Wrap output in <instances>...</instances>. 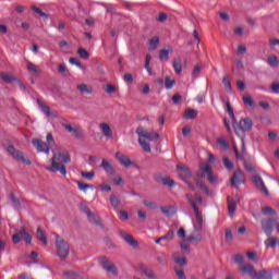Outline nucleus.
Instances as JSON below:
<instances>
[{
  "instance_id": "obj_1",
  "label": "nucleus",
  "mask_w": 279,
  "mask_h": 279,
  "mask_svg": "<svg viewBox=\"0 0 279 279\" xmlns=\"http://www.w3.org/2000/svg\"><path fill=\"white\" fill-rule=\"evenodd\" d=\"M71 163V154L69 153H53L50 158V166L46 167V170L50 173H61L66 175V167L64 165Z\"/></svg>"
},
{
  "instance_id": "obj_2",
  "label": "nucleus",
  "mask_w": 279,
  "mask_h": 279,
  "mask_svg": "<svg viewBox=\"0 0 279 279\" xmlns=\"http://www.w3.org/2000/svg\"><path fill=\"white\" fill-rule=\"evenodd\" d=\"M206 175L209 184H215L217 182V177H215L213 168L208 163H201L199 170L194 177V181L196 182V186H198L203 193H209L208 187L201 181V179L206 178Z\"/></svg>"
},
{
  "instance_id": "obj_3",
  "label": "nucleus",
  "mask_w": 279,
  "mask_h": 279,
  "mask_svg": "<svg viewBox=\"0 0 279 279\" xmlns=\"http://www.w3.org/2000/svg\"><path fill=\"white\" fill-rule=\"evenodd\" d=\"M136 134L138 135V143L141 145V147L147 151V154L151 153V146L149 145V143H147L145 141V138H147V141H156L158 138H160V135L158 133H149L147 131H145V129H143V126H138L136 129Z\"/></svg>"
},
{
  "instance_id": "obj_4",
  "label": "nucleus",
  "mask_w": 279,
  "mask_h": 279,
  "mask_svg": "<svg viewBox=\"0 0 279 279\" xmlns=\"http://www.w3.org/2000/svg\"><path fill=\"white\" fill-rule=\"evenodd\" d=\"M57 256L60 260H66L69 254H71V246L68 241H64L61 236L56 238Z\"/></svg>"
},
{
  "instance_id": "obj_5",
  "label": "nucleus",
  "mask_w": 279,
  "mask_h": 279,
  "mask_svg": "<svg viewBox=\"0 0 279 279\" xmlns=\"http://www.w3.org/2000/svg\"><path fill=\"white\" fill-rule=\"evenodd\" d=\"M233 128L235 130L236 136H242V134H245V132H251L252 128H254V122L250 118H244L240 120L239 126H236V123L233 124Z\"/></svg>"
},
{
  "instance_id": "obj_6",
  "label": "nucleus",
  "mask_w": 279,
  "mask_h": 279,
  "mask_svg": "<svg viewBox=\"0 0 279 279\" xmlns=\"http://www.w3.org/2000/svg\"><path fill=\"white\" fill-rule=\"evenodd\" d=\"M99 265H101L102 269L107 271V274H111L113 276H119V270L117 269V266L114 263L110 262L107 257H99L98 258Z\"/></svg>"
},
{
  "instance_id": "obj_7",
  "label": "nucleus",
  "mask_w": 279,
  "mask_h": 279,
  "mask_svg": "<svg viewBox=\"0 0 279 279\" xmlns=\"http://www.w3.org/2000/svg\"><path fill=\"white\" fill-rule=\"evenodd\" d=\"M7 151L10 154V156H12V158H14V160H17V162H22V165H32V161L27 158H25V156H23V153L21 150H16V148H14V146H8Z\"/></svg>"
},
{
  "instance_id": "obj_8",
  "label": "nucleus",
  "mask_w": 279,
  "mask_h": 279,
  "mask_svg": "<svg viewBox=\"0 0 279 279\" xmlns=\"http://www.w3.org/2000/svg\"><path fill=\"white\" fill-rule=\"evenodd\" d=\"M23 240L25 243H32V235L25 230V228H22L20 231L12 235V241L15 244L21 243Z\"/></svg>"
},
{
  "instance_id": "obj_9",
  "label": "nucleus",
  "mask_w": 279,
  "mask_h": 279,
  "mask_svg": "<svg viewBox=\"0 0 279 279\" xmlns=\"http://www.w3.org/2000/svg\"><path fill=\"white\" fill-rule=\"evenodd\" d=\"M190 206H192L194 214H195V218H196V223L198 225L199 228H202V226H204V219L202 218V214H199V208H197V205L195 204V201L193 199V197L189 194L185 195Z\"/></svg>"
},
{
  "instance_id": "obj_10",
  "label": "nucleus",
  "mask_w": 279,
  "mask_h": 279,
  "mask_svg": "<svg viewBox=\"0 0 279 279\" xmlns=\"http://www.w3.org/2000/svg\"><path fill=\"white\" fill-rule=\"evenodd\" d=\"M177 170L179 171V177L183 182H189V179L193 178V172H191V169L184 165H178Z\"/></svg>"
},
{
  "instance_id": "obj_11",
  "label": "nucleus",
  "mask_w": 279,
  "mask_h": 279,
  "mask_svg": "<svg viewBox=\"0 0 279 279\" xmlns=\"http://www.w3.org/2000/svg\"><path fill=\"white\" fill-rule=\"evenodd\" d=\"M239 184H245V174L241 170H236L231 178V185L234 189H238Z\"/></svg>"
},
{
  "instance_id": "obj_12",
  "label": "nucleus",
  "mask_w": 279,
  "mask_h": 279,
  "mask_svg": "<svg viewBox=\"0 0 279 279\" xmlns=\"http://www.w3.org/2000/svg\"><path fill=\"white\" fill-rule=\"evenodd\" d=\"M253 184H255L256 189L260 191L264 195H269V190L267 189V185H265V181H263V178L260 175H254L252 178Z\"/></svg>"
},
{
  "instance_id": "obj_13",
  "label": "nucleus",
  "mask_w": 279,
  "mask_h": 279,
  "mask_svg": "<svg viewBox=\"0 0 279 279\" xmlns=\"http://www.w3.org/2000/svg\"><path fill=\"white\" fill-rule=\"evenodd\" d=\"M32 144L35 149H37V151L49 155L51 148L48 146L47 143L43 142V140L34 138L32 141Z\"/></svg>"
},
{
  "instance_id": "obj_14",
  "label": "nucleus",
  "mask_w": 279,
  "mask_h": 279,
  "mask_svg": "<svg viewBox=\"0 0 279 279\" xmlns=\"http://www.w3.org/2000/svg\"><path fill=\"white\" fill-rule=\"evenodd\" d=\"M276 223V219L269 218L267 220L262 221V230H264L267 236H271V232H274V225Z\"/></svg>"
},
{
  "instance_id": "obj_15",
  "label": "nucleus",
  "mask_w": 279,
  "mask_h": 279,
  "mask_svg": "<svg viewBox=\"0 0 279 279\" xmlns=\"http://www.w3.org/2000/svg\"><path fill=\"white\" fill-rule=\"evenodd\" d=\"M116 158L125 169H128V167H132V160H130L128 155H123L121 151H118L116 153Z\"/></svg>"
},
{
  "instance_id": "obj_16",
  "label": "nucleus",
  "mask_w": 279,
  "mask_h": 279,
  "mask_svg": "<svg viewBox=\"0 0 279 279\" xmlns=\"http://www.w3.org/2000/svg\"><path fill=\"white\" fill-rule=\"evenodd\" d=\"M120 236L123 239V241H125V243H128V245H131V247H138V242L134 239V236H132V234L121 231Z\"/></svg>"
},
{
  "instance_id": "obj_17",
  "label": "nucleus",
  "mask_w": 279,
  "mask_h": 279,
  "mask_svg": "<svg viewBox=\"0 0 279 279\" xmlns=\"http://www.w3.org/2000/svg\"><path fill=\"white\" fill-rule=\"evenodd\" d=\"M99 130L104 134L106 138H112L114 136V133L112 132V129L110 128V124L107 122H102L99 124Z\"/></svg>"
},
{
  "instance_id": "obj_18",
  "label": "nucleus",
  "mask_w": 279,
  "mask_h": 279,
  "mask_svg": "<svg viewBox=\"0 0 279 279\" xmlns=\"http://www.w3.org/2000/svg\"><path fill=\"white\" fill-rule=\"evenodd\" d=\"M240 271H242V274H247V276H250L252 279H256L257 272L254 269V266L251 264L242 266Z\"/></svg>"
},
{
  "instance_id": "obj_19",
  "label": "nucleus",
  "mask_w": 279,
  "mask_h": 279,
  "mask_svg": "<svg viewBox=\"0 0 279 279\" xmlns=\"http://www.w3.org/2000/svg\"><path fill=\"white\" fill-rule=\"evenodd\" d=\"M37 104H38L41 112H44V114H46V117H52L53 119H56L58 117V113H52L51 108H49V106H47L43 101H40V99H37Z\"/></svg>"
},
{
  "instance_id": "obj_20",
  "label": "nucleus",
  "mask_w": 279,
  "mask_h": 279,
  "mask_svg": "<svg viewBox=\"0 0 279 279\" xmlns=\"http://www.w3.org/2000/svg\"><path fill=\"white\" fill-rule=\"evenodd\" d=\"M81 95H93V86L82 83L76 86Z\"/></svg>"
},
{
  "instance_id": "obj_21",
  "label": "nucleus",
  "mask_w": 279,
  "mask_h": 279,
  "mask_svg": "<svg viewBox=\"0 0 279 279\" xmlns=\"http://www.w3.org/2000/svg\"><path fill=\"white\" fill-rule=\"evenodd\" d=\"M100 167L104 169V171H106V173H108V175H114V173H117L114 167L111 166L110 162L106 159H102Z\"/></svg>"
},
{
  "instance_id": "obj_22",
  "label": "nucleus",
  "mask_w": 279,
  "mask_h": 279,
  "mask_svg": "<svg viewBox=\"0 0 279 279\" xmlns=\"http://www.w3.org/2000/svg\"><path fill=\"white\" fill-rule=\"evenodd\" d=\"M227 204H228L229 216L234 217V213H236V202L234 201V198L228 196Z\"/></svg>"
},
{
  "instance_id": "obj_23",
  "label": "nucleus",
  "mask_w": 279,
  "mask_h": 279,
  "mask_svg": "<svg viewBox=\"0 0 279 279\" xmlns=\"http://www.w3.org/2000/svg\"><path fill=\"white\" fill-rule=\"evenodd\" d=\"M183 119H185L187 121L197 119V110H195L193 108L185 109V111L183 113Z\"/></svg>"
},
{
  "instance_id": "obj_24",
  "label": "nucleus",
  "mask_w": 279,
  "mask_h": 279,
  "mask_svg": "<svg viewBox=\"0 0 279 279\" xmlns=\"http://www.w3.org/2000/svg\"><path fill=\"white\" fill-rule=\"evenodd\" d=\"M173 49L171 47L159 50V60L161 62H167V60H169V53H171Z\"/></svg>"
},
{
  "instance_id": "obj_25",
  "label": "nucleus",
  "mask_w": 279,
  "mask_h": 279,
  "mask_svg": "<svg viewBox=\"0 0 279 279\" xmlns=\"http://www.w3.org/2000/svg\"><path fill=\"white\" fill-rule=\"evenodd\" d=\"M0 77L7 84H12V82H16V77L12 73L0 72Z\"/></svg>"
},
{
  "instance_id": "obj_26",
  "label": "nucleus",
  "mask_w": 279,
  "mask_h": 279,
  "mask_svg": "<svg viewBox=\"0 0 279 279\" xmlns=\"http://www.w3.org/2000/svg\"><path fill=\"white\" fill-rule=\"evenodd\" d=\"M149 45V51H156L158 49V45H160V38L158 36H155L148 40Z\"/></svg>"
},
{
  "instance_id": "obj_27",
  "label": "nucleus",
  "mask_w": 279,
  "mask_h": 279,
  "mask_svg": "<svg viewBox=\"0 0 279 279\" xmlns=\"http://www.w3.org/2000/svg\"><path fill=\"white\" fill-rule=\"evenodd\" d=\"M63 128L69 132L70 134H73L76 138H80L82 136V132H80L77 129L72 128L71 124H63Z\"/></svg>"
},
{
  "instance_id": "obj_28",
  "label": "nucleus",
  "mask_w": 279,
  "mask_h": 279,
  "mask_svg": "<svg viewBox=\"0 0 279 279\" xmlns=\"http://www.w3.org/2000/svg\"><path fill=\"white\" fill-rule=\"evenodd\" d=\"M26 69H27V71H29V73H33V75H39L40 74V70L38 69V65H35L32 62H27Z\"/></svg>"
},
{
  "instance_id": "obj_29",
  "label": "nucleus",
  "mask_w": 279,
  "mask_h": 279,
  "mask_svg": "<svg viewBox=\"0 0 279 279\" xmlns=\"http://www.w3.org/2000/svg\"><path fill=\"white\" fill-rule=\"evenodd\" d=\"M109 202H110L112 208H119V206H121V201L114 194L110 195Z\"/></svg>"
},
{
  "instance_id": "obj_30",
  "label": "nucleus",
  "mask_w": 279,
  "mask_h": 279,
  "mask_svg": "<svg viewBox=\"0 0 279 279\" xmlns=\"http://www.w3.org/2000/svg\"><path fill=\"white\" fill-rule=\"evenodd\" d=\"M31 9L33 10V12L41 16V19H45V21L49 20V15L45 13L43 10H40V8L33 5Z\"/></svg>"
},
{
  "instance_id": "obj_31",
  "label": "nucleus",
  "mask_w": 279,
  "mask_h": 279,
  "mask_svg": "<svg viewBox=\"0 0 279 279\" xmlns=\"http://www.w3.org/2000/svg\"><path fill=\"white\" fill-rule=\"evenodd\" d=\"M227 112L234 125L236 123V118L234 117V109H232V105H230V102H227Z\"/></svg>"
},
{
  "instance_id": "obj_32",
  "label": "nucleus",
  "mask_w": 279,
  "mask_h": 279,
  "mask_svg": "<svg viewBox=\"0 0 279 279\" xmlns=\"http://www.w3.org/2000/svg\"><path fill=\"white\" fill-rule=\"evenodd\" d=\"M37 239L45 245H47V234H45V231L43 229L38 228L37 229Z\"/></svg>"
},
{
  "instance_id": "obj_33",
  "label": "nucleus",
  "mask_w": 279,
  "mask_h": 279,
  "mask_svg": "<svg viewBox=\"0 0 279 279\" xmlns=\"http://www.w3.org/2000/svg\"><path fill=\"white\" fill-rule=\"evenodd\" d=\"M255 279H274V275H271L267 270H262L259 274L256 275Z\"/></svg>"
},
{
  "instance_id": "obj_34",
  "label": "nucleus",
  "mask_w": 279,
  "mask_h": 279,
  "mask_svg": "<svg viewBox=\"0 0 279 279\" xmlns=\"http://www.w3.org/2000/svg\"><path fill=\"white\" fill-rule=\"evenodd\" d=\"M102 89L105 93H107V95H114V93H117V87L112 84L105 85Z\"/></svg>"
},
{
  "instance_id": "obj_35",
  "label": "nucleus",
  "mask_w": 279,
  "mask_h": 279,
  "mask_svg": "<svg viewBox=\"0 0 279 279\" xmlns=\"http://www.w3.org/2000/svg\"><path fill=\"white\" fill-rule=\"evenodd\" d=\"M186 241L187 243H193L194 245H197L202 241V238H199V235L191 234L186 238Z\"/></svg>"
},
{
  "instance_id": "obj_36",
  "label": "nucleus",
  "mask_w": 279,
  "mask_h": 279,
  "mask_svg": "<svg viewBox=\"0 0 279 279\" xmlns=\"http://www.w3.org/2000/svg\"><path fill=\"white\" fill-rule=\"evenodd\" d=\"M27 258L31 260V265H38V252L33 251Z\"/></svg>"
},
{
  "instance_id": "obj_37",
  "label": "nucleus",
  "mask_w": 279,
  "mask_h": 279,
  "mask_svg": "<svg viewBox=\"0 0 279 279\" xmlns=\"http://www.w3.org/2000/svg\"><path fill=\"white\" fill-rule=\"evenodd\" d=\"M76 184L78 186V191H83V193H86V191H88V189H93V185L84 183L82 181H77Z\"/></svg>"
},
{
  "instance_id": "obj_38",
  "label": "nucleus",
  "mask_w": 279,
  "mask_h": 279,
  "mask_svg": "<svg viewBox=\"0 0 279 279\" xmlns=\"http://www.w3.org/2000/svg\"><path fill=\"white\" fill-rule=\"evenodd\" d=\"M46 144L49 146L50 149H52V147H56V140L53 138V134L48 133L46 136Z\"/></svg>"
},
{
  "instance_id": "obj_39",
  "label": "nucleus",
  "mask_w": 279,
  "mask_h": 279,
  "mask_svg": "<svg viewBox=\"0 0 279 279\" xmlns=\"http://www.w3.org/2000/svg\"><path fill=\"white\" fill-rule=\"evenodd\" d=\"M265 245L266 247H276V245H278V240L277 238H268L266 241H265Z\"/></svg>"
},
{
  "instance_id": "obj_40",
  "label": "nucleus",
  "mask_w": 279,
  "mask_h": 279,
  "mask_svg": "<svg viewBox=\"0 0 279 279\" xmlns=\"http://www.w3.org/2000/svg\"><path fill=\"white\" fill-rule=\"evenodd\" d=\"M172 66L174 69V73H177V75H180V73H182V63H180V61H177L174 59L172 62Z\"/></svg>"
},
{
  "instance_id": "obj_41",
  "label": "nucleus",
  "mask_w": 279,
  "mask_h": 279,
  "mask_svg": "<svg viewBox=\"0 0 279 279\" xmlns=\"http://www.w3.org/2000/svg\"><path fill=\"white\" fill-rule=\"evenodd\" d=\"M143 274H144V276H146V278H150V279H156V278H158V277L156 276V272H154V270H151V269H149V268H144V269H143Z\"/></svg>"
},
{
  "instance_id": "obj_42",
  "label": "nucleus",
  "mask_w": 279,
  "mask_h": 279,
  "mask_svg": "<svg viewBox=\"0 0 279 279\" xmlns=\"http://www.w3.org/2000/svg\"><path fill=\"white\" fill-rule=\"evenodd\" d=\"M77 53H78L80 58H82L83 60H88V58H90V54L84 48H78Z\"/></svg>"
},
{
  "instance_id": "obj_43",
  "label": "nucleus",
  "mask_w": 279,
  "mask_h": 279,
  "mask_svg": "<svg viewBox=\"0 0 279 279\" xmlns=\"http://www.w3.org/2000/svg\"><path fill=\"white\" fill-rule=\"evenodd\" d=\"M173 86H175V80L171 78L170 76L166 77V88L167 90H171V88H173Z\"/></svg>"
},
{
  "instance_id": "obj_44",
  "label": "nucleus",
  "mask_w": 279,
  "mask_h": 279,
  "mask_svg": "<svg viewBox=\"0 0 279 279\" xmlns=\"http://www.w3.org/2000/svg\"><path fill=\"white\" fill-rule=\"evenodd\" d=\"M174 236H175V233L173 232V230H170V231H168V233L166 235L160 236V240L161 241H173Z\"/></svg>"
},
{
  "instance_id": "obj_45",
  "label": "nucleus",
  "mask_w": 279,
  "mask_h": 279,
  "mask_svg": "<svg viewBox=\"0 0 279 279\" xmlns=\"http://www.w3.org/2000/svg\"><path fill=\"white\" fill-rule=\"evenodd\" d=\"M222 84L229 93H232V83H230V78L228 76H225L222 80Z\"/></svg>"
},
{
  "instance_id": "obj_46",
  "label": "nucleus",
  "mask_w": 279,
  "mask_h": 279,
  "mask_svg": "<svg viewBox=\"0 0 279 279\" xmlns=\"http://www.w3.org/2000/svg\"><path fill=\"white\" fill-rule=\"evenodd\" d=\"M143 204L146 208H150V210H156V208H158V204H156V202L143 201Z\"/></svg>"
},
{
  "instance_id": "obj_47",
  "label": "nucleus",
  "mask_w": 279,
  "mask_h": 279,
  "mask_svg": "<svg viewBox=\"0 0 279 279\" xmlns=\"http://www.w3.org/2000/svg\"><path fill=\"white\" fill-rule=\"evenodd\" d=\"M243 102L248 107V108H254V99H252L251 96H243Z\"/></svg>"
},
{
  "instance_id": "obj_48",
  "label": "nucleus",
  "mask_w": 279,
  "mask_h": 279,
  "mask_svg": "<svg viewBox=\"0 0 279 279\" xmlns=\"http://www.w3.org/2000/svg\"><path fill=\"white\" fill-rule=\"evenodd\" d=\"M233 239L234 236L232 235V230L226 229V233H225L226 243H232Z\"/></svg>"
},
{
  "instance_id": "obj_49",
  "label": "nucleus",
  "mask_w": 279,
  "mask_h": 279,
  "mask_svg": "<svg viewBox=\"0 0 279 279\" xmlns=\"http://www.w3.org/2000/svg\"><path fill=\"white\" fill-rule=\"evenodd\" d=\"M189 241H186V239L180 243V247L182 250V252H185L186 254H190L191 252V246H189Z\"/></svg>"
},
{
  "instance_id": "obj_50",
  "label": "nucleus",
  "mask_w": 279,
  "mask_h": 279,
  "mask_svg": "<svg viewBox=\"0 0 279 279\" xmlns=\"http://www.w3.org/2000/svg\"><path fill=\"white\" fill-rule=\"evenodd\" d=\"M268 64L269 66H278L279 64L278 57L276 56L268 57Z\"/></svg>"
},
{
  "instance_id": "obj_51",
  "label": "nucleus",
  "mask_w": 279,
  "mask_h": 279,
  "mask_svg": "<svg viewBox=\"0 0 279 279\" xmlns=\"http://www.w3.org/2000/svg\"><path fill=\"white\" fill-rule=\"evenodd\" d=\"M262 213H263V215H276V209H274L269 206H266V207L262 208Z\"/></svg>"
},
{
  "instance_id": "obj_52",
  "label": "nucleus",
  "mask_w": 279,
  "mask_h": 279,
  "mask_svg": "<svg viewBox=\"0 0 279 279\" xmlns=\"http://www.w3.org/2000/svg\"><path fill=\"white\" fill-rule=\"evenodd\" d=\"M162 184H165V186H170V189H172V186H175V182H173V180H171L170 178H163Z\"/></svg>"
},
{
  "instance_id": "obj_53",
  "label": "nucleus",
  "mask_w": 279,
  "mask_h": 279,
  "mask_svg": "<svg viewBox=\"0 0 279 279\" xmlns=\"http://www.w3.org/2000/svg\"><path fill=\"white\" fill-rule=\"evenodd\" d=\"M82 178H85L86 180H93V178H95V172L90 171V172H81Z\"/></svg>"
},
{
  "instance_id": "obj_54",
  "label": "nucleus",
  "mask_w": 279,
  "mask_h": 279,
  "mask_svg": "<svg viewBox=\"0 0 279 279\" xmlns=\"http://www.w3.org/2000/svg\"><path fill=\"white\" fill-rule=\"evenodd\" d=\"M223 166L226 167V169H232L234 167V165L232 163V161H230V159L228 157H225L222 159Z\"/></svg>"
},
{
  "instance_id": "obj_55",
  "label": "nucleus",
  "mask_w": 279,
  "mask_h": 279,
  "mask_svg": "<svg viewBox=\"0 0 279 279\" xmlns=\"http://www.w3.org/2000/svg\"><path fill=\"white\" fill-rule=\"evenodd\" d=\"M87 218H88V221H90V223H95V226H99V220H97L93 211L89 215H87Z\"/></svg>"
},
{
  "instance_id": "obj_56",
  "label": "nucleus",
  "mask_w": 279,
  "mask_h": 279,
  "mask_svg": "<svg viewBox=\"0 0 279 279\" xmlns=\"http://www.w3.org/2000/svg\"><path fill=\"white\" fill-rule=\"evenodd\" d=\"M217 143L222 149H228V142L223 137L218 138Z\"/></svg>"
},
{
  "instance_id": "obj_57",
  "label": "nucleus",
  "mask_w": 279,
  "mask_h": 279,
  "mask_svg": "<svg viewBox=\"0 0 279 279\" xmlns=\"http://www.w3.org/2000/svg\"><path fill=\"white\" fill-rule=\"evenodd\" d=\"M10 199H11L13 206H15V208H19L21 206V202H19V198H16V196H14V194L10 195Z\"/></svg>"
},
{
  "instance_id": "obj_58",
  "label": "nucleus",
  "mask_w": 279,
  "mask_h": 279,
  "mask_svg": "<svg viewBox=\"0 0 279 279\" xmlns=\"http://www.w3.org/2000/svg\"><path fill=\"white\" fill-rule=\"evenodd\" d=\"M270 90L271 93H274L275 95H279V83H272L270 85Z\"/></svg>"
},
{
  "instance_id": "obj_59",
  "label": "nucleus",
  "mask_w": 279,
  "mask_h": 279,
  "mask_svg": "<svg viewBox=\"0 0 279 279\" xmlns=\"http://www.w3.org/2000/svg\"><path fill=\"white\" fill-rule=\"evenodd\" d=\"M243 260H245V257L241 254H238L234 256V263L238 265H243Z\"/></svg>"
},
{
  "instance_id": "obj_60",
  "label": "nucleus",
  "mask_w": 279,
  "mask_h": 279,
  "mask_svg": "<svg viewBox=\"0 0 279 279\" xmlns=\"http://www.w3.org/2000/svg\"><path fill=\"white\" fill-rule=\"evenodd\" d=\"M112 182H113V184H114L116 186H121V184H123V178H121L120 175H118V177L113 178Z\"/></svg>"
},
{
  "instance_id": "obj_61",
  "label": "nucleus",
  "mask_w": 279,
  "mask_h": 279,
  "mask_svg": "<svg viewBox=\"0 0 279 279\" xmlns=\"http://www.w3.org/2000/svg\"><path fill=\"white\" fill-rule=\"evenodd\" d=\"M174 263H177V265H186V258L185 257H174Z\"/></svg>"
},
{
  "instance_id": "obj_62",
  "label": "nucleus",
  "mask_w": 279,
  "mask_h": 279,
  "mask_svg": "<svg viewBox=\"0 0 279 279\" xmlns=\"http://www.w3.org/2000/svg\"><path fill=\"white\" fill-rule=\"evenodd\" d=\"M177 236H179V239H186V231L184 230V228H180L178 230Z\"/></svg>"
},
{
  "instance_id": "obj_63",
  "label": "nucleus",
  "mask_w": 279,
  "mask_h": 279,
  "mask_svg": "<svg viewBox=\"0 0 279 279\" xmlns=\"http://www.w3.org/2000/svg\"><path fill=\"white\" fill-rule=\"evenodd\" d=\"M63 276H64V278L73 279V278H75V271H72V270L65 271V272H63Z\"/></svg>"
},
{
  "instance_id": "obj_64",
  "label": "nucleus",
  "mask_w": 279,
  "mask_h": 279,
  "mask_svg": "<svg viewBox=\"0 0 279 279\" xmlns=\"http://www.w3.org/2000/svg\"><path fill=\"white\" fill-rule=\"evenodd\" d=\"M247 51V47L245 45H240L238 47V53H240V56H243V53H246Z\"/></svg>"
}]
</instances>
